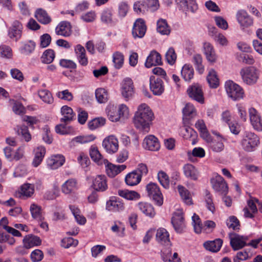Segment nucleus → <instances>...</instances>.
<instances>
[{"label": "nucleus", "instance_id": "46", "mask_svg": "<svg viewBox=\"0 0 262 262\" xmlns=\"http://www.w3.org/2000/svg\"><path fill=\"white\" fill-rule=\"evenodd\" d=\"M41 243V240L37 236L32 235L24 239V246L26 248H30L34 246H39Z\"/></svg>", "mask_w": 262, "mask_h": 262}, {"label": "nucleus", "instance_id": "18", "mask_svg": "<svg viewBox=\"0 0 262 262\" xmlns=\"http://www.w3.org/2000/svg\"><path fill=\"white\" fill-rule=\"evenodd\" d=\"M92 187L97 191L103 192L107 189L106 177L104 175H98L93 180Z\"/></svg>", "mask_w": 262, "mask_h": 262}, {"label": "nucleus", "instance_id": "33", "mask_svg": "<svg viewBox=\"0 0 262 262\" xmlns=\"http://www.w3.org/2000/svg\"><path fill=\"white\" fill-rule=\"evenodd\" d=\"M195 127L200 132L201 136L207 142L211 141V136L209 134L203 120H199L195 123Z\"/></svg>", "mask_w": 262, "mask_h": 262}, {"label": "nucleus", "instance_id": "32", "mask_svg": "<svg viewBox=\"0 0 262 262\" xmlns=\"http://www.w3.org/2000/svg\"><path fill=\"white\" fill-rule=\"evenodd\" d=\"M34 16L39 22L43 25L49 24L52 20L51 17L48 14L46 11L41 8L37 9L36 10Z\"/></svg>", "mask_w": 262, "mask_h": 262}, {"label": "nucleus", "instance_id": "55", "mask_svg": "<svg viewBox=\"0 0 262 262\" xmlns=\"http://www.w3.org/2000/svg\"><path fill=\"white\" fill-rule=\"evenodd\" d=\"M226 225L228 228L233 230H239L241 225L239 220L235 216H230L226 220Z\"/></svg>", "mask_w": 262, "mask_h": 262}, {"label": "nucleus", "instance_id": "52", "mask_svg": "<svg viewBox=\"0 0 262 262\" xmlns=\"http://www.w3.org/2000/svg\"><path fill=\"white\" fill-rule=\"evenodd\" d=\"M107 110L108 117L111 121L117 122L122 121L119 114H118L117 106H114V105L109 106Z\"/></svg>", "mask_w": 262, "mask_h": 262}, {"label": "nucleus", "instance_id": "14", "mask_svg": "<svg viewBox=\"0 0 262 262\" xmlns=\"http://www.w3.org/2000/svg\"><path fill=\"white\" fill-rule=\"evenodd\" d=\"M249 117L253 128L258 131H262V121L258 111L253 107L249 109Z\"/></svg>", "mask_w": 262, "mask_h": 262}, {"label": "nucleus", "instance_id": "57", "mask_svg": "<svg viewBox=\"0 0 262 262\" xmlns=\"http://www.w3.org/2000/svg\"><path fill=\"white\" fill-rule=\"evenodd\" d=\"M111 230L119 236L122 237L124 235L125 226L119 221L114 222V225L111 227Z\"/></svg>", "mask_w": 262, "mask_h": 262}, {"label": "nucleus", "instance_id": "2", "mask_svg": "<svg viewBox=\"0 0 262 262\" xmlns=\"http://www.w3.org/2000/svg\"><path fill=\"white\" fill-rule=\"evenodd\" d=\"M192 220L194 231L196 233H200L202 231L211 232L216 227L215 223L212 221L207 220L202 224L200 217L195 213L192 216Z\"/></svg>", "mask_w": 262, "mask_h": 262}, {"label": "nucleus", "instance_id": "4", "mask_svg": "<svg viewBox=\"0 0 262 262\" xmlns=\"http://www.w3.org/2000/svg\"><path fill=\"white\" fill-rule=\"evenodd\" d=\"M258 137L253 133L245 132L242 141L244 149L247 151H253L259 144Z\"/></svg>", "mask_w": 262, "mask_h": 262}, {"label": "nucleus", "instance_id": "8", "mask_svg": "<svg viewBox=\"0 0 262 262\" xmlns=\"http://www.w3.org/2000/svg\"><path fill=\"white\" fill-rule=\"evenodd\" d=\"M171 223L177 232L182 233L183 231L186 224L182 210L178 209L173 213Z\"/></svg>", "mask_w": 262, "mask_h": 262}, {"label": "nucleus", "instance_id": "48", "mask_svg": "<svg viewBox=\"0 0 262 262\" xmlns=\"http://www.w3.org/2000/svg\"><path fill=\"white\" fill-rule=\"evenodd\" d=\"M96 137L94 135H87L84 136H79L73 138L71 143L75 145V143L85 144L94 141Z\"/></svg>", "mask_w": 262, "mask_h": 262}, {"label": "nucleus", "instance_id": "26", "mask_svg": "<svg viewBox=\"0 0 262 262\" xmlns=\"http://www.w3.org/2000/svg\"><path fill=\"white\" fill-rule=\"evenodd\" d=\"M236 18L239 24L243 27H247L253 24V20L244 10H239L236 14Z\"/></svg>", "mask_w": 262, "mask_h": 262}, {"label": "nucleus", "instance_id": "54", "mask_svg": "<svg viewBox=\"0 0 262 262\" xmlns=\"http://www.w3.org/2000/svg\"><path fill=\"white\" fill-rule=\"evenodd\" d=\"M95 96L97 100L99 103H105L108 99L107 91L103 88H99L96 90Z\"/></svg>", "mask_w": 262, "mask_h": 262}, {"label": "nucleus", "instance_id": "37", "mask_svg": "<svg viewBox=\"0 0 262 262\" xmlns=\"http://www.w3.org/2000/svg\"><path fill=\"white\" fill-rule=\"evenodd\" d=\"M204 53L208 61L210 62H215L216 60V56L212 46L206 42L204 45Z\"/></svg>", "mask_w": 262, "mask_h": 262}, {"label": "nucleus", "instance_id": "9", "mask_svg": "<svg viewBox=\"0 0 262 262\" xmlns=\"http://www.w3.org/2000/svg\"><path fill=\"white\" fill-rule=\"evenodd\" d=\"M229 237L230 245L234 251L241 249L246 246V242L248 239L246 236L241 235L233 232L229 234Z\"/></svg>", "mask_w": 262, "mask_h": 262}, {"label": "nucleus", "instance_id": "1", "mask_svg": "<svg viewBox=\"0 0 262 262\" xmlns=\"http://www.w3.org/2000/svg\"><path fill=\"white\" fill-rule=\"evenodd\" d=\"M154 115L150 107L145 103L140 104L136 112L134 123L138 129L148 133L150 128V123L153 120Z\"/></svg>", "mask_w": 262, "mask_h": 262}, {"label": "nucleus", "instance_id": "42", "mask_svg": "<svg viewBox=\"0 0 262 262\" xmlns=\"http://www.w3.org/2000/svg\"><path fill=\"white\" fill-rule=\"evenodd\" d=\"M20 29L21 26L20 23L17 21H14L13 26L9 29V37L15 40H18L20 38L21 34Z\"/></svg>", "mask_w": 262, "mask_h": 262}, {"label": "nucleus", "instance_id": "51", "mask_svg": "<svg viewBox=\"0 0 262 262\" xmlns=\"http://www.w3.org/2000/svg\"><path fill=\"white\" fill-rule=\"evenodd\" d=\"M179 192L184 202L187 205H191L192 204V201L191 195L189 191L184 187L181 185L178 186Z\"/></svg>", "mask_w": 262, "mask_h": 262}, {"label": "nucleus", "instance_id": "34", "mask_svg": "<svg viewBox=\"0 0 262 262\" xmlns=\"http://www.w3.org/2000/svg\"><path fill=\"white\" fill-rule=\"evenodd\" d=\"M138 207L139 210L146 216L153 217L156 214L154 208L150 204L141 202L138 204Z\"/></svg>", "mask_w": 262, "mask_h": 262}, {"label": "nucleus", "instance_id": "23", "mask_svg": "<svg viewBox=\"0 0 262 262\" xmlns=\"http://www.w3.org/2000/svg\"><path fill=\"white\" fill-rule=\"evenodd\" d=\"M55 33L58 35L70 36L72 33L71 25L67 21L60 22L55 28Z\"/></svg>", "mask_w": 262, "mask_h": 262}, {"label": "nucleus", "instance_id": "24", "mask_svg": "<svg viewBox=\"0 0 262 262\" xmlns=\"http://www.w3.org/2000/svg\"><path fill=\"white\" fill-rule=\"evenodd\" d=\"M74 51L79 63L82 66H86L88 64V58L84 48L81 45H77L75 47Z\"/></svg>", "mask_w": 262, "mask_h": 262}, {"label": "nucleus", "instance_id": "5", "mask_svg": "<svg viewBox=\"0 0 262 262\" xmlns=\"http://www.w3.org/2000/svg\"><path fill=\"white\" fill-rule=\"evenodd\" d=\"M225 88L228 96L233 100H239L243 98L244 91L243 89L233 81H227L225 84Z\"/></svg>", "mask_w": 262, "mask_h": 262}, {"label": "nucleus", "instance_id": "19", "mask_svg": "<svg viewBox=\"0 0 262 262\" xmlns=\"http://www.w3.org/2000/svg\"><path fill=\"white\" fill-rule=\"evenodd\" d=\"M144 148L151 151H157L160 149V145L158 139L152 135L145 138L143 142Z\"/></svg>", "mask_w": 262, "mask_h": 262}, {"label": "nucleus", "instance_id": "30", "mask_svg": "<svg viewBox=\"0 0 262 262\" xmlns=\"http://www.w3.org/2000/svg\"><path fill=\"white\" fill-rule=\"evenodd\" d=\"M161 63V57L160 54L155 51H152L147 57L145 65L146 67L149 68L153 66L160 64Z\"/></svg>", "mask_w": 262, "mask_h": 262}, {"label": "nucleus", "instance_id": "7", "mask_svg": "<svg viewBox=\"0 0 262 262\" xmlns=\"http://www.w3.org/2000/svg\"><path fill=\"white\" fill-rule=\"evenodd\" d=\"M188 96L198 102L203 104L204 103V96L201 85L194 83L189 86L187 90Z\"/></svg>", "mask_w": 262, "mask_h": 262}, {"label": "nucleus", "instance_id": "21", "mask_svg": "<svg viewBox=\"0 0 262 262\" xmlns=\"http://www.w3.org/2000/svg\"><path fill=\"white\" fill-rule=\"evenodd\" d=\"M150 89L156 95H160L164 91L163 81L160 78H156L155 76L150 78Z\"/></svg>", "mask_w": 262, "mask_h": 262}, {"label": "nucleus", "instance_id": "13", "mask_svg": "<svg viewBox=\"0 0 262 262\" xmlns=\"http://www.w3.org/2000/svg\"><path fill=\"white\" fill-rule=\"evenodd\" d=\"M147 27L145 21L142 18H138L134 24L132 29V35L136 39L143 37L146 32Z\"/></svg>", "mask_w": 262, "mask_h": 262}, {"label": "nucleus", "instance_id": "56", "mask_svg": "<svg viewBox=\"0 0 262 262\" xmlns=\"http://www.w3.org/2000/svg\"><path fill=\"white\" fill-rule=\"evenodd\" d=\"M18 135H21L26 142L31 139V136L28 130L27 126L25 125L17 126L15 128Z\"/></svg>", "mask_w": 262, "mask_h": 262}, {"label": "nucleus", "instance_id": "22", "mask_svg": "<svg viewBox=\"0 0 262 262\" xmlns=\"http://www.w3.org/2000/svg\"><path fill=\"white\" fill-rule=\"evenodd\" d=\"M156 240L162 245L169 247L171 245L169 239V234L164 228H159L156 233Z\"/></svg>", "mask_w": 262, "mask_h": 262}, {"label": "nucleus", "instance_id": "62", "mask_svg": "<svg viewBox=\"0 0 262 262\" xmlns=\"http://www.w3.org/2000/svg\"><path fill=\"white\" fill-rule=\"evenodd\" d=\"M134 10L138 14H144L148 11L145 2L138 1L134 5Z\"/></svg>", "mask_w": 262, "mask_h": 262}, {"label": "nucleus", "instance_id": "39", "mask_svg": "<svg viewBox=\"0 0 262 262\" xmlns=\"http://www.w3.org/2000/svg\"><path fill=\"white\" fill-rule=\"evenodd\" d=\"M61 113L63 116L60 119L61 122L68 123L74 118V114L72 108L67 105H64L61 107Z\"/></svg>", "mask_w": 262, "mask_h": 262}, {"label": "nucleus", "instance_id": "49", "mask_svg": "<svg viewBox=\"0 0 262 262\" xmlns=\"http://www.w3.org/2000/svg\"><path fill=\"white\" fill-rule=\"evenodd\" d=\"M207 81L212 88H216L219 85V79L216 72L213 69H211L207 77Z\"/></svg>", "mask_w": 262, "mask_h": 262}, {"label": "nucleus", "instance_id": "61", "mask_svg": "<svg viewBox=\"0 0 262 262\" xmlns=\"http://www.w3.org/2000/svg\"><path fill=\"white\" fill-rule=\"evenodd\" d=\"M113 62L116 69H120L124 62V56L123 54L119 52H116L114 53L113 56Z\"/></svg>", "mask_w": 262, "mask_h": 262}, {"label": "nucleus", "instance_id": "20", "mask_svg": "<svg viewBox=\"0 0 262 262\" xmlns=\"http://www.w3.org/2000/svg\"><path fill=\"white\" fill-rule=\"evenodd\" d=\"M65 160L62 155H52L47 161V166L51 169H56L63 165Z\"/></svg>", "mask_w": 262, "mask_h": 262}, {"label": "nucleus", "instance_id": "28", "mask_svg": "<svg viewBox=\"0 0 262 262\" xmlns=\"http://www.w3.org/2000/svg\"><path fill=\"white\" fill-rule=\"evenodd\" d=\"M77 188V181L75 179L68 180L61 186V191L66 194L74 192Z\"/></svg>", "mask_w": 262, "mask_h": 262}, {"label": "nucleus", "instance_id": "35", "mask_svg": "<svg viewBox=\"0 0 262 262\" xmlns=\"http://www.w3.org/2000/svg\"><path fill=\"white\" fill-rule=\"evenodd\" d=\"M141 178L138 173L136 172L134 170L126 174L125 178L126 184L130 186L138 185L141 181Z\"/></svg>", "mask_w": 262, "mask_h": 262}, {"label": "nucleus", "instance_id": "6", "mask_svg": "<svg viewBox=\"0 0 262 262\" xmlns=\"http://www.w3.org/2000/svg\"><path fill=\"white\" fill-rule=\"evenodd\" d=\"M146 190L148 196L155 202L156 205L160 206L163 204V195L156 183L150 182L146 186Z\"/></svg>", "mask_w": 262, "mask_h": 262}, {"label": "nucleus", "instance_id": "11", "mask_svg": "<svg viewBox=\"0 0 262 262\" xmlns=\"http://www.w3.org/2000/svg\"><path fill=\"white\" fill-rule=\"evenodd\" d=\"M102 146L109 154H112L116 152L119 148L117 138L114 135L106 137L103 140Z\"/></svg>", "mask_w": 262, "mask_h": 262}, {"label": "nucleus", "instance_id": "27", "mask_svg": "<svg viewBox=\"0 0 262 262\" xmlns=\"http://www.w3.org/2000/svg\"><path fill=\"white\" fill-rule=\"evenodd\" d=\"M34 157L32 161V165L37 167L43 160L46 152V148L42 146H38L34 149Z\"/></svg>", "mask_w": 262, "mask_h": 262}, {"label": "nucleus", "instance_id": "40", "mask_svg": "<svg viewBox=\"0 0 262 262\" xmlns=\"http://www.w3.org/2000/svg\"><path fill=\"white\" fill-rule=\"evenodd\" d=\"M118 193L120 196L128 200H137L140 198V194L134 190H119Z\"/></svg>", "mask_w": 262, "mask_h": 262}, {"label": "nucleus", "instance_id": "58", "mask_svg": "<svg viewBox=\"0 0 262 262\" xmlns=\"http://www.w3.org/2000/svg\"><path fill=\"white\" fill-rule=\"evenodd\" d=\"M56 96L61 100L69 102L72 101L74 99L73 94L68 89L57 92Z\"/></svg>", "mask_w": 262, "mask_h": 262}, {"label": "nucleus", "instance_id": "50", "mask_svg": "<svg viewBox=\"0 0 262 262\" xmlns=\"http://www.w3.org/2000/svg\"><path fill=\"white\" fill-rule=\"evenodd\" d=\"M192 61L196 71L200 74H202L204 72L205 67L202 63L203 58L202 56L200 54L194 55Z\"/></svg>", "mask_w": 262, "mask_h": 262}, {"label": "nucleus", "instance_id": "29", "mask_svg": "<svg viewBox=\"0 0 262 262\" xmlns=\"http://www.w3.org/2000/svg\"><path fill=\"white\" fill-rule=\"evenodd\" d=\"M89 152L92 160L98 165H101L104 164V162H107V160L103 158L97 146L95 145L92 146L90 149Z\"/></svg>", "mask_w": 262, "mask_h": 262}, {"label": "nucleus", "instance_id": "41", "mask_svg": "<svg viewBox=\"0 0 262 262\" xmlns=\"http://www.w3.org/2000/svg\"><path fill=\"white\" fill-rule=\"evenodd\" d=\"M183 171L186 177L193 180L198 179V170L192 164H187L185 165L183 167Z\"/></svg>", "mask_w": 262, "mask_h": 262}, {"label": "nucleus", "instance_id": "16", "mask_svg": "<svg viewBox=\"0 0 262 262\" xmlns=\"http://www.w3.org/2000/svg\"><path fill=\"white\" fill-rule=\"evenodd\" d=\"M124 203L118 198L112 197L106 204V209L112 212H120L124 209Z\"/></svg>", "mask_w": 262, "mask_h": 262}, {"label": "nucleus", "instance_id": "64", "mask_svg": "<svg viewBox=\"0 0 262 262\" xmlns=\"http://www.w3.org/2000/svg\"><path fill=\"white\" fill-rule=\"evenodd\" d=\"M158 178L161 185L165 188L169 186V179L168 175L164 171H160L158 174Z\"/></svg>", "mask_w": 262, "mask_h": 262}, {"label": "nucleus", "instance_id": "53", "mask_svg": "<svg viewBox=\"0 0 262 262\" xmlns=\"http://www.w3.org/2000/svg\"><path fill=\"white\" fill-rule=\"evenodd\" d=\"M55 54L54 50L47 49L44 51L41 57V61L43 63L50 64L54 60Z\"/></svg>", "mask_w": 262, "mask_h": 262}, {"label": "nucleus", "instance_id": "45", "mask_svg": "<svg viewBox=\"0 0 262 262\" xmlns=\"http://www.w3.org/2000/svg\"><path fill=\"white\" fill-rule=\"evenodd\" d=\"M157 30L162 35H169L170 33V28L167 24V21L164 19H160L157 23Z\"/></svg>", "mask_w": 262, "mask_h": 262}, {"label": "nucleus", "instance_id": "43", "mask_svg": "<svg viewBox=\"0 0 262 262\" xmlns=\"http://www.w3.org/2000/svg\"><path fill=\"white\" fill-rule=\"evenodd\" d=\"M101 20L102 22L110 25H114L117 22V20L113 16V10L108 8L102 11Z\"/></svg>", "mask_w": 262, "mask_h": 262}, {"label": "nucleus", "instance_id": "3", "mask_svg": "<svg viewBox=\"0 0 262 262\" xmlns=\"http://www.w3.org/2000/svg\"><path fill=\"white\" fill-rule=\"evenodd\" d=\"M240 74L244 82L248 85H253L259 78V71L255 67H248L241 69Z\"/></svg>", "mask_w": 262, "mask_h": 262}, {"label": "nucleus", "instance_id": "36", "mask_svg": "<svg viewBox=\"0 0 262 262\" xmlns=\"http://www.w3.org/2000/svg\"><path fill=\"white\" fill-rule=\"evenodd\" d=\"M30 211L32 217L36 220L41 221L44 219L42 208L35 203H32L30 207Z\"/></svg>", "mask_w": 262, "mask_h": 262}, {"label": "nucleus", "instance_id": "12", "mask_svg": "<svg viewBox=\"0 0 262 262\" xmlns=\"http://www.w3.org/2000/svg\"><path fill=\"white\" fill-rule=\"evenodd\" d=\"M211 183L215 191L221 194H226L228 190L227 183L224 178L220 175L217 174L214 178L211 179Z\"/></svg>", "mask_w": 262, "mask_h": 262}, {"label": "nucleus", "instance_id": "31", "mask_svg": "<svg viewBox=\"0 0 262 262\" xmlns=\"http://www.w3.org/2000/svg\"><path fill=\"white\" fill-rule=\"evenodd\" d=\"M223 244V241L220 238H216L213 241H207L204 243L205 248L209 251L216 252L219 251Z\"/></svg>", "mask_w": 262, "mask_h": 262}, {"label": "nucleus", "instance_id": "10", "mask_svg": "<svg viewBox=\"0 0 262 262\" xmlns=\"http://www.w3.org/2000/svg\"><path fill=\"white\" fill-rule=\"evenodd\" d=\"M4 152L6 158L10 161H18L24 157L25 149L24 146L19 147L16 150L10 146H7L4 148Z\"/></svg>", "mask_w": 262, "mask_h": 262}, {"label": "nucleus", "instance_id": "47", "mask_svg": "<svg viewBox=\"0 0 262 262\" xmlns=\"http://www.w3.org/2000/svg\"><path fill=\"white\" fill-rule=\"evenodd\" d=\"M69 208L76 222L80 225H84L86 222V219L81 214L80 210L75 205H70Z\"/></svg>", "mask_w": 262, "mask_h": 262}, {"label": "nucleus", "instance_id": "38", "mask_svg": "<svg viewBox=\"0 0 262 262\" xmlns=\"http://www.w3.org/2000/svg\"><path fill=\"white\" fill-rule=\"evenodd\" d=\"M37 95L45 103L51 104L54 102V98L51 92L47 89H40L37 91Z\"/></svg>", "mask_w": 262, "mask_h": 262}, {"label": "nucleus", "instance_id": "60", "mask_svg": "<svg viewBox=\"0 0 262 262\" xmlns=\"http://www.w3.org/2000/svg\"><path fill=\"white\" fill-rule=\"evenodd\" d=\"M20 194L26 197H30L34 192V186L33 184H25L21 186Z\"/></svg>", "mask_w": 262, "mask_h": 262}, {"label": "nucleus", "instance_id": "59", "mask_svg": "<svg viewBox=\"0 0 262 262\" xmlns=\"http://www.w3.org/2000/svg\"><path fill=\"white\" fill-rule=\"evenodd\" d=\"M105 119L100 117L94 119L88 123V127L91 130H94L97 128L103 126L105 124Z\"/></svg>", "mask_w": 262, "mask_h": 262}, {"label": "nucleus", "instance_id": "15", "mask_svg": "<svg viewBox=\"0 0 262 262\" xmlns=\"http://www.w3.org/2000/svg\"><path fill=\"white\" fill-rule=\"evenodd\" d=\"M104 164L105 166V171L107 176L110 178H114L117 174L126 168V165H115L112 163L104 162Z\"/></svg>", "mask_w": 262, "mask_h": 262}, {"label": "nucleus", "instance_id": "17", "mask_svg": "<svg viewBox=\"0 0 262 262\" xmlns=\"http://www.w3.org/2000/svg\"><path fill=\"white\" fill-rule=\"evenodd\" d=\"M134 93L133 82L129 78L123 79L121 84V94L125 98H129Z\"/></svg>", "mask_w": 262, "mask_h": 262}, {"label": "nucleus", "instance_id": "25", "mask_svg": "<svg viewBox=\"0 0 262 262\" xmlns=\"http://www.w3.org/2000/svg\"><path fill=\"white\" fill-rule=\"evenodd\" d=\"M161 258L164 262H181L178 254L174 252L172 254L171 250L169 248L163 249L161 250Z\"/></svg>", "mask_w": 262, "mask_h": 262}, {"label": "nucleus", "instance_id": "63", "mask_svg": "<svg viewBox=\"0 0 262 262\" xmlns=\"http://www.w3.org/2000/svg\"><path fill=\"white\" fill-rule=\"evenodd\" d=\"M117 107V111H118V114H119L122 121H123L127 119L129 116V111L128 107L124 104H119Z\"/></svg>", "mask_w": 262, "mask_h": 262}, {"label": "nucleus", "instance_id": "44", "mask_svg": "<svg viewBox=\"0 0 262 262\" xmlns=\"http://www.w3.org/2000/svg\"><path fill=\"white\" fill-rule=\"evenodd\" d=\"M181 75L186 81H190L194 76V70L192 67L188 64H185L182 69Z\"/></svg>", "mask_w": 262, "mask_h": 262}]
</instances>
